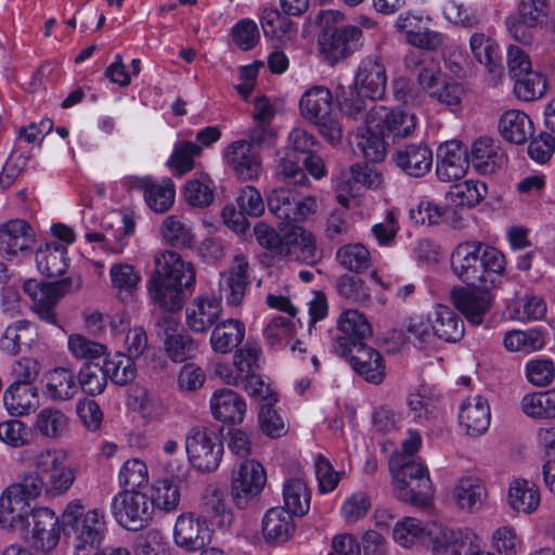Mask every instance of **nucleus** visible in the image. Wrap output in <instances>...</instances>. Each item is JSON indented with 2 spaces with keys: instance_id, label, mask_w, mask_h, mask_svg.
<instances>
[{
  "instance_id": "obj_38",
  "label": "nucleus",
  "mask_w": 555,
  "mask_h": 555,
  "mask_svg": "<svg viewBox=\"0 0 555 555\" xmlns=\"http://www.w3.org/2000/svg\"><path fill=\"white\" fill-rule=\"evenodd\" d=\"M431 330L440 340L455 343L464 336V323L452 308L436 305L431 311Z\"/></svg>"
},
{
  "instance_id": "obj_48",
  "label": "nucleus",
  "mask_w": 555,
  "mask_h": 555,
  "mask_svg": "<svg viewBox=\"0 0 555 555\" xmlns=\"http://www.w3.org/2000/svg\"><path fill=\"white\" fill-rule=\"evenodd\" d=\"M60 540L59 518L48 507L37 508V548L53 550Z\"/></svg>"
},
{
  "instance_id": "obj_59",
  "label": "nucleus",
  "mask_w": 555,
  "mask_h": 555,
  "mask_svg": "<svg viewBox=\"0 0 555 555\" xmlns=\"http://www.w3.org/2000/svg\"><path fill=\"white\" fill-rule=\"evenodd\" d=\"M69 418L56 408H46L37 414V430L49 438H60L68 429Z\"/></svg>"
},
{
  "instance_id": "obj_45",
  "label": "nucleus",
  "mask_w": 555,
  "mask_h": 555,
  "mask_svg": "<svg viewBox=\"0 0 555 555\" xmlns=\"http://www.w3.org/2000/svg\"><path fill=\"white\" fill-rule=\"evenodd\" d=\"M436 402L437 397L426 385L418 386L406 396V405L413 421L421 425H426L434 417Z\"/></svg>"
},
{
  "instance_id": "obj_22",
  "label": "nucleus",
  "mask_w": 555,
  "mask_h": 555,
  "mask_svg": "<svg viewBox=\"0 0 555 555\" xmlns=\"http://www.w3.org/2000/svg\"><path fill=\"white\" fill-rule=\"evenodd\" d=\"M199 517L208 525L228 528L234 521L227 492L222 488H208L201 498Z\"/></svg>"
},
{
  "instance_id": "obj_30",
  "label": "nucleus",
  "mask_w": 555,
  "mask_h": 555,
  "mask_svg": "<svg viewBox=\"0 0 555 555\" xmlns=\"http://www.w3.org/2000/svg\"><path fill=\"white\" fill-rule=\"evenodd\" d=\"M263 539L271 544L288 541L296 531L294 517L284 507L269 508L261 520Z\"/></svg>"
},
{
  "instance_id": "obj_20",
  "label": "nucleus",
  "mask_w": 555,
  "mask_h": 555,
  "mask_svg": "<svg viewBox=\"0 0 555 555\" xmlns=\"http://www.w3.org/2000/svg\"><path fill=\"white\" fill-rule=\"evenodd\" d=\"M222 305L215 296H197L185 309L186 325L195 333H206L222 315Z\"/></svg>"
},
{
  "instance_id": "obj_60",
  "label": "nucleus",
  "mask_w": 555,
  "mask_h": 555,
  "mask_svg": "<svg viewBox=\"0 0 555 555\" xmlns=\"http://www.w3.org/2000/svg\"><path fill=\"white\" fill-rule=\"evenodd\" d=\"M548 0H517V22L528 27L543 25L548 16Z\"/></svg>"
},
{
  "instance_id": "obj_50",
  "label": "nucleus",
  "mask_w": 555,
  "mask_h": 555,
  "mask_svg": "<svg viewBox=\"0 0 555 555\" xmlns=\"http://www.w3.org/2000/svg\"><path fill=\"white\" fill-rule=\"evenodd\" d=\"M102 367L107 378L119 386L132 383L137 376L134 360L121 352L107 357Z\"/></svg>"
},
{
  "instance_id": "obj_51",
  "label": "nucleus",
  "mask_w": 555,
  "mask_h": 555,
  "mask_svg": "<svg viewBox=\"0 0 555 555\" xmlns=\"http://www.w3.org/2000/svg\"><path fill=\"white\" fill-rule=\"evenodd\" d=\"M163 238L177 248H188L193 244V232L191 225L179 216H168L162 223Z\"/></svg>"
},
{
  "instance_id": "obj_53",
  "label": "nucleus",
  "mask_w": 555,
  "mask_h": 555,
  "mask_svg": "<svg viewBox=\"0 0 555 555\" xmlns=\"http://www.w3.org/2000/svg\"><path fill=\"white\" fill-rule=\"evenodd\" d=\"M547 89L546 77L535 70L527 72L515 79L514 93L526 102H531L543 98Z\"/></svg>"
},
{
  "instance_id": "obj_40",
  "label": "nucleus",
  "mask_w": 555,
  "mask_h": 555,
  "mask_svg": "<svg viewBox=\"0 0 555 555\" xmlns=\"http://www.w3.org/2000/svg\"><path fill=\"white\" fill-rule=\"evenodd\" d=\"M374 121L366 118V127L358 129L353 139V152L361 155L364 159L371 163L382 162L386 156V146L382 138V132L376 133L373 131Z\"/></svg>"
},
{
  "instance_id": "obj_3",
  "label": "nucleus",
  "mask_w": 555,
  "mask_h": 555,
  "mask_svg": "<svg viewBox=\"0 0 555 555\" xmlns=\"http://www.w3.org/2000/svg\"><path fill=\"white\" fill-rule=\"evenodd\" d=\"M62 524L73 535L74 555H89L99 548L107 531L106 515L103 509L85 512L80 500L69 502L63 514Z\"/></svg>"
},
{
  "instance_id": "obj_57",
  "label": "nucleus",
  "mask_w": 555,
  "mask_h": 555,
  "mask_svg": "<svg viewBox=\"0 0 555 555\" xmlns=\"http://www.w3.org/2000/svg\"><path fill=\"white\" fill-rule=\"evenodd\" d=\"M336 260L346 270L360 273L370 267L371 254L364 245L349 243L336 251Z\"/></svg>"
},
{
  "instance_id": "obj_55",
  "label": "nucleus",
  "mask_w": 555,
  "mask_h": 555,
  "mask_svg": "<svg viewBox=\"0 0 555 555\" xmlns=\"http://www.w3.org/2000/svg\"><path fill=\"white\" fill-rule=\"evenodd\" d=\"M167 537L159 529L152 528L135 537L134 555H171Z\"/></svg>"
},
{
  "instance_id": "obj_43",
  "label": "nucleus",
  "mask_w": 555,
  "mask_h": 555,
  "mask_svg": "<svg viewBox=\"0 0 555 555\" xmlns=\"http://www.w3.org/2000/svg\"><path fill=\"white\" fill-rule=\"evenodd\" d=\"M112 288L116 296L124 302L132 300L141 282V274L133 266L117 262L109 268Z\"/></svg>"
},
{
  "instance_id": "obj_36",
  "label": "nucleus",
  "mask_w": 555,
  "mask_h": 555,
  "mask_svg": "<svg viewBox=\"0 0 555 555\" xmlns=\"http://www.w3.org/2000/svg\"><path fill=\"white\" fill-rule=\"evenodd\" d=\"M506 260L503 253L495 247L483 243L479 251L477 285L492 288L500 283L505 271Z\"/></svg>"
},
{
  "instance_id": "obj_13",
  "label": "nucleus",
  "mask_w": 555,
  "mask_h": 555,
  "mask_svg": "<svg viewBox=\"0 0 555 555\" xmlns=\"http://www.w3.org/2000/svg\"><path fill=\"white\" fill-rule=\"evenodd\" d=\"M339 334L334 339L332 348L340 357L348 354L349 348L364 343L371 334V325L365 315L354 309H347L337 319Z\"/></svg>"
},
{
  "instance_id": "obj_26",
  "label": "nucleus",
  "mask_w": 555,
  "mask_h": 555,
  "mask_svg": "<svg viewBox=\"0 0 555 555\" xmlns=\"http://www.w3.org/2000/svg\"><path fill=\"white\" fill-rule=\"evenodd\" d=\"M483 243L467 241L460 243L451 254L452 272L467 286L477 285L479 251Z\"/></svg>"
},
{
  "instance_id": "obj_21",
  "label": "nucleus",
  "mask_w": 555,
  "mask_h": 555,
  "mask_svg": "<svg viewBox=\"0 0 555 555\" xmlns=\"http://www.w3.org/2000/svg\"><path fill=\"white\" fill-rule=\"evenodd\" d=\"M348 362L352 370L366 382L378 385L385 377V365L382 354L365 343L349 348Z\"/></svg>"
},
{
  "instance_id": "obj_7",
  "label": "nucleus",
  "mask_w": 555,
  "mask_h": 555,
  "mask_svg": "<svg viewBox=\"0 0 555 555\" xmlns=\"http://www.w3.org/2000/svg\"><path fill=\"white\" fill-rule=\"evenodd\" d=\"M185 449L191 464L201 472L217 469L223 454L219 436L207 427L192 428L185 438Z\"/></svg>"
},
{
  "instance_id": "obj_54",
  "label": "nucleus",
  "mask_w": 555,
  "mask_h": 555,
  "mask_svg": "<svg viewBox=\"0 0 555 555\" xmlns=\"http://www.w3.org/2000/svg\"><path fill=\"white\" fill-rule=\"evenodd\" d=\"M503 344L508 351L530 353L543 348L544 337L535 328L513 330L505 334Z\"/></svg>"
},
{
  "instance_id": "obj_12",
  "label": "nucleus",
  "mask_w": 555,
  "mask_h": 555,
  "mask_svg": "<svg viewBox=\"0 0 555 555\" xmlns=\"http://www.w3.org/2000/svg\"><path fill=\"white\" fill-rule=\"evenodd\" d=\"M227 164L242 181L257 180L262 173L259 151L247 140L230 143L223 154Z\"/></svg>"
},
{
  "instance_id": "obj_31",
  "label": "nucleus",
  "mask_w": 555,
  "mask_h": 555,
  "mask_svg": "<svg viewBox=\"0 0 555 555\" xmlns=\"http://www.w3.org/2000/svg\"><path fill=\"white\" fill-rule=\"evenodd\" d=\"M66 453L63 450H47L37 455V475H47V480L40 477L43 486L47 481L59 486H72L75 480L74 472L65 466Z\"/></svg>"
},
{
  "instance_id": "obj_47",
  "label": "nucleus",
  "mask_w": 555,
  "mask_h": 555,
  "mask_svg": "<svg viewBox=\"0 0 555 555\" xmlns=\"http://www.w3.org/2000/svg\"><path fill=\"white\" fill-rule=\"evenodd\" d=\"M35 399V385L13 383L3 393V404L12 416L27 415L33 410Z\"/></svg>"
},
{
  "instance_id": "obj_34",
  "label": "nucleus",
  "mask_w": 555,
  "mask_h": 555,
  "mask_svg": "<svg viewBox=\"0 0 555 555\" xmlns=\"http://www.w3.org/2000/svg\"><path fill=\"white\" fill-rule=\"evenodd\" d=\"M69 267L67 247L57 242H47L37 248V270L44 276L56 279Z\"/></svg>"
},
{
  "instance_id": "obj_62",
  "label": "nucleus",
  "mask_w": 555,
  "mask_h": 555,
  "mask_svg": "<svg viewBox=\"0 0 555 555\" xmlns=\"http://www.w3.org/2000/svg\"><path fill=\"white\" fill-rule=\"evenodd\" d=\"M79 386L88 396L102 393L107 385V376L103 367L96 363H85L78 374Z\"/></svg>"
},
{
  "instance_id": "obj_29",
  "label": "nucleus",
  "mask_w": 555,
  "mask_h": 555,
  "mask_svg": "<svg viewBox=\"0 0 555 555\" xmlns=\"http://www.w3.org/2000/svg\"><path fill=\"white\" fill-rule=\"evenodd\" d=\"M34 127L35 124L31 122L28 127L20 129L15 150L11 153L0 173V186L2 189H8L14 183L30 159L31 156H25L24 152L35 141V133L31 132Z\"/></svg>"
},
{
  "instance_id": "obj_4",
  "label": "nucleus",
  "mask_w": 555,
  "mask_h": 555,
  "mask_svg": "<svg viewBox=\"0 0 555 555\" xmlns=\"http://www.w3.org/2000/svg\"><path fill=\"white\" fill-rule=\"evenodd\" d=\"M301 116L315 125L320 134L330 143H338L343 138V126L333 114V94L324 86H313L306 90L299 100Z\"/></svg>"
},
{
  "instance_id": "obj_63",
  "label": "nucleus",
  "mask_w": 555,
  "mask_h": 555,
  "mask_svg": "<svg viewBox=\"0 0 555 555\" xmlns=\"http://www.w3.org/2000/svg\"><path fill=\"white\" fill-rule=\"evenodd\" d=\"M390 470L393 478L404 486H410L413 482L418 486L433 483L427 467L417 461L403 463L399 467H395L393 462H390Z\"/></svg>"
},
{
  "instance_id": "obj_15",
  "label": "nucleus",
  "mask_w": 555,
  "mask_h": 555,
  "mask_svg": "<svg viewBox=\"0 0 555 555\" xmlns=\"http://www.w3.org/2000/svg\"><path fill=\"white\" fill-rule=\"evenodd\" d=\"M362 31L359 27L346 25L336 27L323 35L321 51L331 63L347 59L362 46Z\"/></svg>"
},
{
  "instance_id": "obj_61",
  "label": "nucleus",
  "mask_w": 555,
  "mask_h": 555,
  "mask_svg": "<svg viewBox=\"0 0 555 555\" xmlns=\"http://www.w3.org/2000/svg\"><path fill=\"white\" fill-rule=\"evenodd\" d=\"M366 96L362 95L359 89L351 87H339L336 93V101L340 111L350 118L362 119L366 114Z\"/></svg>"
},
{
  "instance_id": "obj_37",
  "label": "nucleus",
  "mask_w": 555,
  "mask_h": 555,
  "mask_svg": "<svg viewBox=\"0 0 555 555\" xmlns=\"http://www.w3.org/2000/svg\"><path fill=\"white\" fill-rule=\"evenodd\" d=\"M383 182L382 175L367 165L356 164L343 170L337 179V188L356 195L360 188L377 189Z\"/></svg>"
},
{
  "instance_id": "obj_9",
  "label": "nucleus",
  "mask_w": 555,
  "mask_h": 555,
  "mask_svg": "<svg viewBox=\"0 0 555 555\" xmlns=\"http://www.w3.org/2000/svg\"><path fill=\"white\" fill-rule=\"evenodd\" d=\"M172 538L175 544L189 553L203 551L211 542V530L194 513H182L176 519Z\"/></svg>"
},
{
  "instance_id": "obj_2",
  "label": "nucleus",
  "mask_w": 555,
  "mask_h": 555,
  "mask_svg": "<svg viewBox=\"0 0 555 555\" xmlns=\"http://www.w3.org/2000/svg\"><path fill=\"white\" fill-rule=\"evenodd\" d=\"M164 263L149 280L147 291L155 305L168 312L178 311L184 301V292L195 285V268L176 251L163 254Z\"/></svg>"
},
{
  "instance_id": "obj_28",
  "label": "nucleus",
  "mask_w": 555,
  "mask_h": 555,
  "mask_svg": "<svg viewBox=\"0 0 555 555\" xmlns=\"http://www.w3.org/2000/svg\"><path fill=\"white\" fill-rule=\"evenodd\" d=\"M209 403L212 416L224 424H241L245 417L246 402L232 389H217Z\"/></svg>"
},
{
  "instance_id": "obj_5",
  "label": "nucleus",
  "mask_w": 555,
  "mask_h": 555,
  "mask_svg": "<svg viewBox=\"0 0 555 555\" xmlns=\"http://www.w3.org/2000/svg\"><path fill=\"white\" fill-rule=\"evenodd\" d=\"M142 488H125L115 494L111 502V513L115 521L128 531H140L153 520L152 504Z\"/></svg>"
},
{
  "instance_id": "obj_35",
  "label": "nucleus",
  "mask_w": 555,
  "mask_h": 555,
  "mask_svg": "<svg viewBox=\"0 0 555 555\" xmlns=\"http://www.w3.org/2000/svg\"><path fill=\"white\" fill-rule=\"evenodd\" d=\"M245 324L237 319L229 318L218 322L211 331L209 343L214 352L230 353L240 346L245 337Z\"/></svg>"
},
{
  "instance_id": "obj_11",
  "label": "nucleus",
  "mask_w": 555,
  "mask_h": 555,
  "mask_svg": "<svg viewBox=\"0 0 555 555\" xmlns=\"http://www.w3.org/2000/svg\"><path fill=\"white\" fill-rule=\"evenodd\" d=\"M82 287L80 274L61 280L42 283L39 286L40 298L37 299V317L49 323L56 324L54 308L64 296L78 292Z\"/></svg>"
},
{
  "instance_id": "obj_56",
  "label": "nucleus",
  "mask_w": 555,
  "mask_h": 555,
  "mask_svg": "<svg viewBox=\"0 0 555 555\" xmlns=\"http://www.w3.org/2000/svg\"><path fill=\"white\" fill-rule=\"evenodd\" d=\"M105 234L111 237L109 249L120 254L127 245V240L134 233V220L128 215H116L114 220L104 221Z\"/></svg>"
},
{
  "instance_id": "obj_58",
  "label": "nucleus",
  "mask_w": 555,
  "mask_h": 555,
  "mask_svg": "<svg viewBox=\"0 0 555 555\" xmlns=\"http://www.w3.org/2000/svg\"><path fill=\"white\" fill-rule=\"evenodd\" d=\"M199 155L198 147L192 141H178L167 165L176 177H182L194 168V158Z\"/></svg>"
},
{
  "instance_id": "obj_14",
  "label": "nucleus",
  "mask_w": 555,
  "mask_h": 555,
  "mask_svg": "<svg viewBox=\"0 0 555 555\" xmlns=\"http://www.w3.org/2000/svg\"><path fill=\"white\" fill-rule=\"evenodd\" d=\"M127 183L130 189L143 192L146 205L154 212L164 214L175 203L176 186L170 178L129 177Z\"/></svg>"
},
{
  "instance_id": "obj_23",
  "label": "nucleus",
  "mask_w": 555,
  "mask_h": 555,
  "mask_svg": "<svg viewBox=\"0 0 555 555\" xmlns=\"http://www.w3.org/2000/svg\"><path fill=\"white\" fill-rule=\"evenodd\" d=\"M491 422L489 402L480 395L468 397L464 400L459 410V424L470 437L483 435Z\"/></svg>"
},
{
  "instance_id": "obj_17",
  "label": "nucleus",
  "mask_w": 555,
  "mask_h": 555,
  "mask_svg": "<svg viewBox=\"0 0 555 555\" xmlns=\"http://www.w3.org/2000/svg\"><path fill=\"white\" fill-rule=\"evenodd\" d=\"M354 87L370 100L380 99L385 94L387 74L379 56L369 55L360 61L354 74Z\"/></svg>"
},
{
  "instance_id": "obj_18",
  "label": "nucleus",
  "mask_w": 555,
  "mask_h": 555,
  "mask_svg": "<svg viewBox=\"0 0 555 555\" xmlns=\"http://www.w3.org/2000/svg\"><path fill=\"white\" fill-rule=\"evenodd\" d=\"M35 243L31 225L14 219L0 227V253L8 259L30 255Z\"/></svg>"
},
{
  "instance_id": "obj_16",
  "label": "nucleus",
  "mask_w": 555,
  "mask_h": 555,
  "mask_svg": "<svg viewBox=\"0 0 555 555\" xmlns=\"http://www.w3.org/2000/svg\"><path fill=\"white\" fill-rule=\"evenodd\" d=\"M262 354L257 341L247 340L233 356V369L228 365H219L218 376L228 385L237 386L244 377L254 378L253 373L259 370V361Z\"/></svg>"
},
{
  "instance_id": "obj_39",
  "label": "nucleus",
  "mask_w": 555,
  "mask_h": 555,
  "mask_svg": "<svg viewBox=\"0 0 555 555\" xmlns=\"http://www.w3.org/2000/svg\"><path fill=\"white\" fill-rule=\"evenodd\" d=\"M297 323L293 318L274 317L264 327L263 334L269 344L273 347H289L291 351L305 353L306 349L299 340L293 341L297 330Z\"/></svg>"
},
{
  "instance_id": "obj_27",
  "label": "nucleus",
  "mask_w": 555,
  "mask_h": 555,
  "mask_svg": "<svg viewBox=\"0 0 555 555\" xmlns=\"http://www.w3.org/2000/svg\"><path fill=\"white\" fill-rule=\"evenodd\" d=\"M372 121L378 120L375 125L382 133L404 138L410 135L416 126V116L413 113L401 108L388 111L384 106L374 107L370 114Z\"/></svg>"
},
{
  "instance_id": "obj_52",
  "label": "nucleus",
  "mask_w": 555,
  "mask_h": 555,
  "mask_svg": "<svg viewBox=\"0 0 555 555\" xmlns=\"http://www.w3.org/2000/svg\"><path fill=\"white\" fill-rule=\"evenodd\" d=\"M412 63L420 66L418 73L416 75L417 83L421 89L430 98L448 76L442 73L439 64L433 61L429 63H426L425 61H418L417 59H414L413 53L408 55L405 59V64L408 67H411Z\"/></svg>"
},
{
  "instance_id": "obj_46",
  "label": "nucleus",
  "mask_w": 555,
  "mask_h": 555,
  "mask_svg": "<svg viewBox=\"0 0 555 555\" xmlns=\"http://www.w3.org/2000/svg\"><path fill=\"white\" fill-rule=\"evenodd\" d=\"M487 193V185L479 181L467 180L454 184L446 194L451 207H474L481 202Z\"/></svg>"
},
{
  "instance_id": "obj_6",
  "label": "nucleus",
  "mask_w": 555,
  "mask_h": 555,
  "mask_svg": "<svg viewBox=\"0 0 555 555\" xmlns=\"http://www.w3.org/2000/svg\"><path fill=\"white\" fill-rule=\"evenodd\" d=\"M34 500L28 488H5L0 496V526L5 530H18L25 540L35 539L29 517L35 515Z\"/></svg>"
},
{
  "instance_id": "obj_32",
  "label": "nucleus",
  "mask_w": 555,
  "mask_h": 555,
  "mask_svg": "<svg viewBox=\"0 0 555 555\" xmlns=\"http://www.w3.org/2000/svg\"><path fill=\"white\" fill-rule=\"evenodd\" d=\"M469 48L475 60L483 65L489 74L501 77L504 70L499 43L491 36L476 31L469 38Z\"/></svg>"
},
{
  "instance_id": "obj_44",
  "label": "nucleus",
  "mask_w": 555,
  "mask_h": 555,
  "mask_svg": "<svg viewBox=\"0 0 555 555\" xmlns=\"http://www.w3.org/2000/svg\"><path fill=\"white\" fill-rule=\"evenodd\" d=\"M503 153L490 138L477 139L470 150V162L481 173H491L503 160Z\"/></svg>"
},
{
  "instance_id": "obj_10",
  "label": "nucleus",
  "mask_w": 555,
  "mask_h": 555,
  "mask_svg": "<svg viewBox=\"0 0 555 555\" xmlns=\"http://www.w3.org/2000/svg\"><path fill=\"white\" fill-rule=\"evenodd\" d=\"M454 307L472 324H481L492 307L490 288L480 285L454 287L450 293Z\"/></svg>"
},
{
  "instance_id": "obj_64",
  "label": "nucleus",
  "mask_w": 555,
  "mask_h": 555,
  "mask_svg": "<svg viewBox=\"0 0 555 555\" xmlns=\"http://www.w3.org/2000/svg\"><path fill=\"white\" fill-rule=\"evenodd\" d=\"M447 20L466 28L478 26L482 22V13L477 8L466 7L455 0H449L443 7Z\"/></svg>"
},
{
  "instance_id": "obj_25",
  "label": "nucleus",
  "mask_w": 555,
  "mask_h": 555,
  "mask_svg": "<svg viewBox=\"0 0 555 555\" xmlns=\"http://www.w3.org/2000/svg\"><path fill=\"white\" fill-rule=\"evenodd\" d=\"M248 261L245 256L237 255L232 267L221 274L219 280L220 295L229 306L242 304L247 288Z\"/></svg>"
},
{
  "instance_id": "obj_24",
  "label": "nucleus",
  "mask_w": 555,
  "mask_h": 555,
  "mask_svg": "<svg viewBox=\"0 0 555 555\" xmlns=\"http://www.w3.org/2000/svg\"><path fill=\"white\" fill-rule=\"evenodd\" d=\"M469 160L466 151L457 141H449L438 149L436 175L442 182H453L463 178Z\"/></svg>"
},
{
  "instance_id": "obj_19",
  "label": "nucleus",
  "mask_w": 555,
  "mask_h": 555,
  "mask_svg": "<svg viewBox=\"0 0 555 555\" xmlns=\"http://www.w3.org/2000/svg\"><path fill=\"white\" fill-rule=\"evenodd\" d=\"M391 158L398 168L414 178L428 173L434 162L433 151L424 142L404 144L396 150Z\"/></svg>"
},
{
  "instance_id": "obj_49",
  "label": "nucleus",
  "mask_w": 555,
  "mask_h": 555,
  "mask_svg": "<svg viewBox=\"0 0 555 555\" xmlns=\"http://www.w3.org/2000/svg\"><path fill=\"white\" fill-rule=\"evenodd\" d=\"M430 535L426 542L430 544L434 555H461L460 532L442 524L430 522Z\"/></svg>"
},
{
  "instance_id": "obj_41",
  "label": "nucleus",
  "mask_w": 555,
  "mask_h": 555,
  "mask_svg": "<svg viewBox=\"0 0 555 555\" xmlns=\"http://www.w3.org/2000/svg\"><path fill=\"white\" fill-rule=\"evenodd\" d=\"M499 128L502 137L515 144L525 143L533 132L531 119L518 109L506 111L500 118Z\"/></svg>"
},
{
  "instance_id": "obj_8",
  "label": "nucleus",
  "mask_w": 555,
  "mask_h": 555,
  "mask_svg": "<svg viewBox=\"0 0 555 555\" xmlns=\"http://www.w3.org/2000/svg\"><path fill=\"white\" fill-rule=\"evenodd\" d=\"M157 337L163 341L164 350L173 362H184L197 353L196 341L180 330V322L172 315L160 317L155 324Z\"/></svg>"
},
{
  "instance_id": "obj_33",
  "label": "nucleus",
  "mask_w": 555,
  "mask_h": 555,
  "mask_svg": "<svg viewBox=\"0 0 555 555\" xmlns=\"http://www.w3.org/2000/svg\"><path fill=\"white\" fill-rule=\"evenodd\" d=\"M41 383L44 397L52 401L70 400L79 388L74 372L66 367L50 370L43 375Z\"/></svg>"
},
{
  "instance_id": "obj_1",
  "label": "nucleus",
  "mask_w": 555,
  "mask_h": 555,
  "mask_svg": "<svg viewBox=\"0 0 555 555\" xmlns=\"http://www.w3.org/2000/svg\"><path fill=\"white\" fill-rule=\"evenodd\" d=\"M318 210L313 196H302L296 193L289 214L284 222L288 225L274 229L266 222H258L254 233L258 244L273 256L286 258L306 264H314L320 259L315 238L306 229L292 223L306 221Z\"/></svg>"
},
{
  "instance_id": "obj_42",
  "label": "nucleus",
  "mask_w": 555,
  "mask_h": 555,
  "mask_svg": "<svg viewBox=\"0 0 555 555\" xmlns=\"http://www.w3.org/2000/svg\"><path fill=\"white\" fill-rule=\"evenodd\" d=\"M430 522H423L415 517H403L392 528L393 541L402 547H412L426 543L430 535Z\"/></svg>"
}]
</instances>
